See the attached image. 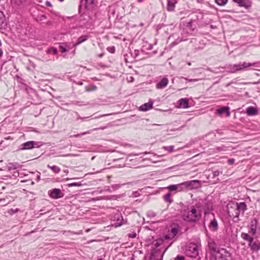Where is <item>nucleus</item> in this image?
Returning a JSON list of instances; mask_svg holds the SVG:
<instances>
[{"mask_svg":"<svg viewBox=\"0 0 260 260\" xmlns=\"http://www.w3.org/2000/svg\"><path fill=\"white\" fill-rule=\"evenodd\" d=\"M188 64L190 66L191 64V63L190 62H189V63H188Z\"/></svg>","mask_w":260,"mask_h":260,"instance_id":"052dcab7","label":"nucleus"},{"mask_svg":"<svg viewBox=\"0 0 260 260\" xmlns=\"http://www.w3.org/2000/svg\"><path fill=\"white\" fill-rule=\"evenodd\" d=\"M176 3V0H167V10L170 12L173 11L175 8V5Z\"/></svg>","mask_w":260,"mask_h":260,"instance_id":"2eb2a0df","label":"nucleus"},{"mask_svg":"<svg viewBox=\"0 0 260 260\" xmlns=\"http://www.w3.org/2000/svg\"><path fill=\"white\" fill-rule=\"evenodd\" d=\"M174 146H164L163 149L171 152H172L174 150Z\"/></svg>","mask_w":260,"mask_h":260,"instance_id":"7c9ffc66","label":"nucleus"},{"mask_svg":"<svg viewBox=\"0 0 260 260\" xmlns=\"http://www.w3.org/2000/svg\"><path fill=\"white\" fill-rule=\"evenodd\" d=\"M226 208L227 212L230 217L238 218L240 213L243 214L247 209V205L245 202L237 203L232 202L228 204Z\"/></svg>","mask_w":260,"mask_h":260,"instance_id":"f03ea898","label":"nucleus"},{"mask_svg":"<svg viewBox=\"0 0 260 260\" xmlns=\"http://www.w3.org/2000/svg\"><path fill=\"white\" fill-rule=\"evenodd\" d=\"M50 197L53 199H58L63 197V194L60 189L54 188L49 193Z\"/></svg>","mask_w":260,"mask_h":260,"instance_id":"0eeeda50","label":"nucleus"},{"mask_svg":"<svg viewBox=\"0 0 260 260\" xmlns=\"http://www.w3.org/2000/svg\"><path fill=\"white\" fill-rule=\"evenodd\" d=\"M215 2L219 6H224L227 3L228 0H215Z\"/></svg>","mask_w":260,"mask_h":260,"instance_id":"cd10ccee","label":"nucleus"},{"mask_svg":"<svg viewBox=\"0 0 260 260\" xmlns=\"http://www.w3.org/2000/svg\"><path fill=\"white\" fill-rule=\"evenodd\" d=\"M238 64L239 68H240V71H242V70L245 69L249 67L256 66V64H257V62L247 63L246 62H239Z\"/></svg>","mask_w":260,"mask_h":260,"instance_id":"dca6fc26","label":"nucleus"},{"mask_svg":"<svg viewBox=\"0 0 260 260\" xmlns=\"http://www.w3.org/2000/svg\"><path fill=\"white\" fill-rule=\"evenodd\" d=\"M216 260H230L231 253L225 249L218 250V251L213 255Z\"/></svg>","mask_w":260,"mask_h":260,"instance_id":"39448f33","label":"nucleus"},{"mask_svg":"<svg viewBox=\"0 0 260 260\" xmlns=\"http://www.w3.org/2000/svg\"><path fill=\"white\" fill-rule=\"evenodd\" d=\"M181 215L184 221L188 222H196L201 217L200 212L198 211L193 206L182 209Z\"/></svg>","mask_w":260,"mask_h":260,"instance_id":"f257e3e1","label":"nucleus"},{"mask_svg":"<svg viewBox=\"0 0 260 260\" xmlns=\"http://www.w3.org/2000/svg\"><path fill=\"white\" fill-rule=\"evenodd\" d=\"M229 107H222L220 108H219L216 110V112L218 114L221 115L224 113H226V115L228 117L230 116V113L229 112Z\"/></svg>","mask_w":260,"mask_h":260,"instance_id":"6ab92c4d","label":"nucleus"},{"mask_svg":"<svg viewBox=\"0 0 260 260\" xmlns=\"http://www.w3.org/2000/svg\"><path fill=\"white\" fill-rule=\"evenodd\" d=\"M241 237L243 240L249 242L248 245L251 250L257 251L260 250V242L258 240L254 241L253 238L245 233H242Z\"/></svg>","mask_w":260,"mask_h":260,"instance_id":"7ed1b4c3","label":"nucleus"},{"mask_svg":"<svg viewBox=\"0 0 260 260\" xmlns=\"http://www.w3.org/2000/svg\"><path fill=\"white\" fill-rule=\"evenodd\" d=\"M95 0H85L86 3L90 5H93Z\"/></svg>","mask_w":260,"mask_h":260,"instance_id":"79ce46f5","label":"nucleus"},{"mask_svg":"<svg viewBox=\"0 0 260 260\" xmlns=\"http://www.w3.org/2000/svg\"><path fill=\"white\" fill-rule=\"evenodd\" d=\"M199 181L198 180H191V181H185L181 183H179L177 184L178 187V191H181L185 189H187L190 187H191L194 185V183L196 182H199Z\"/></svg>","mask_w":260,"mask_h":260,"instance_id":"423d86ee","label":"nucleus"},{"mask_svg":"<svg viewBox=\"0 0 260 260\" xmlns=\"http://www.w3.org/2000/svg\"><path fill=\"white\" fill-rule=\"evenodd\" d=\"M3 55V51L0 49V57Z\"/></svg>","mask_w":260,"mask_h":260,"instance_id":"603ef678","label":"nucleus"},{"mask_svg":"<svg viewBox=\"0 0 260 260\" xmlns=\"http://www.w3.org/2000/svg\"><path fill=\"white\" fill-rule=\"evenodd\" d=\"M46 18V17L45 15H41L40 16H38L36 18L37 21H43V20L45 19Z\"/></svg>","mask_w":260,"mask_h":260,"instance_id":"473e14b6","label":"nucleus"},{"mask_svg":"<svg viewBox=\"0 0 260 260\" xmlns=\"http://www.w3.org/2000/svg\"><path fill=\"white\" fill-rule=\"evenodd\" d=\"M110 115V114H106V115H103V116H107V115Z\"/></svg>","mask_w":260,"mask_h":260,"instance_id":"13d9d810","label":"nucleus"},{"mask_svg":"<svg viewBox=\"0 0 260 260\" xmlns=\"http://www.w3.org/2000/svg\"><path fill=\"white\" fill-rule=\"evenodd\" d=\"M25 0H14V4L15 5L19 6L22 5Z\"/></svg>","mask_w":260,"mask_h":260,"instance_id":"c756f323","label":"nucleus"},{"mask_svg":"<svg viewBox=\"0 0 260 260\" xmlns=\"http://www.w3.org/2000/svg\"><path fill=\"white\" fill-rule=\"evenodd\" d=\"M46 5L48 6V7H52V4H51V3L49 1H47L46 2Z\"/></svg>","mask_w":260,"mask_h":260,"instance_id":"a18cd8bd","label":"nucleus"},{"mask_svg":"<svg viewBox=\"0 0 260 260\" xmlns=\"http://www.w3.org/2000/svg\"><path fill=\"white\" fill-rule=\"evenodd\" d=\"M179 227L178 225L173 226L171 228L170 234L172 235V238H174L178 233Z\"/></svg>","mask_w":260,"mask_h":260,"instance_id":"5701e85b","label":"nucleus"},{"mask_svg":"<svg viewBox=\"0 0 260 260\" xmlns=\"http://www.w3.org/2000/svg\"><path fill=\"white\" fill-rule=\"evenodd\" d=\"M98 260H103L102 258H99Z\"/></svg>","mask_w":260,"mask_h":260,"instance_id":"680f3d73","label":"nucleus"},{"mask_svg":"<svg viewBox=\"0 0 260 260\" xmlns=\"http://www.w3.org/2000/svg\"><path fill=\"white\" fill-rule=\"evenodd\" d=\"M179 105L183 108H186L188 107V102L186 99H181L179 100Z\"/></svg>","mask_w":260,"mask_h":260,"instance_id":"412c9836","label":"nucleus"},{"mask_svg":"<svg viewBox=\"0 0 260 260\" xmlns=\"http://www.w3.org/2000/svg\"><path fill=\"white\" fill-rule=\"evenodd\" d=\"M171 193L168 192L163 197L164 201L167 203H169V204H171L173 202V200L171 199Z\"/></svg>","mask_w":260,"mask_h":260,"instance_id":"b1692460","label":"nucleus"},{"mask_svg":"<svg viewBox=\"0 0 260 260\" xmlns=\"http://www.w3.org/2000/svg\"><path fill=\"white\" fill-rule=\"evenodd\" d=\"M97 89V87L96 86H93L92 90H96Z\"/></svg>","mask_w":260,"mask_h":260,"instance_id":"8fccbe9b","label":"nucleus"},{"mask_svg":"<svg viewBox=\"0 0 260 260\" xmlns=\"http://www.w3.org/2000/svg\"><path fill=\"white\" fill-rule=\"evenodd\" d=\"M81 184L80 183H70V184H68V186L69 187L79 186H81Z\"/></svg>","mask_w":260,"mask_h":260,"instance_id":"e433bc0d","label":"nucleus"},{"mask_svg":"<svg viewBox=\"0 0 260 260\" xmlns=\"http://www.w3.org/2000/svg\"><path fill=\"white\" fill-rule=\"evenodd\" d=\"M37 143L35 141H28L21 144V150L31 149L35 147Z\"/></svg>","mask_w":260,"mask_h":260,"instance_id":"9b49d317","label":"nucleus"},{"mask_svg":"<svg viewBox=\"0 0 260 260\" xmlns=\"http://www.w3.org/2000/svg\"><path fill=\"white\" fill-rule=\"evenodd\" d=\"M6 26V18L3 12L0 11V28H5Z\"/></svg>","mask_w":260,"mask_h":260,"instance_id":"aec40b11","label":"nucleus"},{"mask_svg":"<svg viewBox=\"0 0 260 260\" xmlns=\"http://www.w3.org/2000/svg\"><path fill=\"white\" fill-rule=\"evenodd\" d=\"M208 247L210 251L211 255L213 256L218 250L215 242L214 241L210 240L208 242Z\"/></svg>","mask_w":260,"mask_h":260,"instance_id":"1a4fd4ad","label":"nucleus"},{"mask_svg":"<svg viewBox=\"0 0 260 260\" xmlns=\"http://www.w3.org/2000/svg\"><path fill=\"white\" fill-rule=\"evenodd\" d=\"M104 128H105V127L94 128V130H96V129H104Z\"/></svg>","mask_w":260,"mask_h":260,"instance_id":"864d4df0","label":"nucleus"},{"mask_svg":"<svg viewBox=\"0 0 260 260\" xmlns=\"http://www.w3.org/2000/svg\"><path fill=\"white\" fill-rule=\"evenodd\" d=\"M259 41H260V37H259Z\"/></svg>","mask_w":260,"mask_h":260,"instance_id":"69168bd1","label":"nucleus"},{"mask_svg":"<svg viewBox=\"0 0 260 260\" xmlns=\"http://www.w3.org/2000/svg\"><path fill=\"white\" fill-rule=\"evenodd\" d=\"M107 49L109 52L111 53H114L115 51V48L114 46L109 47Z\"/></svg>","mask_w":260,"mask_h":260,"instance_id":"72a5a7b5","label":"nucleus"},{"mask_svg":"<svg viewBox=\"0 0 260 260\" xmlns=\"http://www.w3.org/2000/svg\"><path fill=\"white\" fill-rule=\"evenodd\" d=\"M40 176H38V177H37V180L38 181L40 180Z\"/></svg>","mask_w":260,"mask_h":260,"instance_id":"6e6d98bb","label":"nucleus"},{"mask_svg":"<svg viewBox=\"0 0 260 260\" xmlns=\"http://www.w3.org/2000/svg\"><path fill=\"white\" fill-rule=\"evenodd\" d=\"M47 53H52L54 54H56L57 53V50L56 48L52 47H50L48 49V50H47Z\"/></svg>","mask_w":260,"mask_h":260,"instance_id":"bb28decb","label":"nucleus"},{"mask_svg":"<svg viewBox=\"0 0 260 260\" xmlns=\"http://www.w3.org/2000/svg\"><path fill=\"white\" fill-rule=\"evenodd\" d=\"M181 78L182 79H184V80L188 81V82H196V81H198L199 80V79H189L187 78H185V77H182Z\"/></svg>","mask_w":260,"mask_h":260,"instance_id":"f704fd0d","label":"nucleus"},{"mask_svg":"<svg viewBox=\"0 0 260 260\" xmlns=\"http://www.w3.org/2000/svg\"><path fill=\"white\" fill-rule=\"evenodd\" d=\"M233 1L237 3L241 7L248 9L251 7V3L249 0H233Z\"/></svg>","mask_w":260,"mask_h":260,"instance_id":"6e6552de","label":"nucleus"},{"mask_svg":"<svg viewBox=\"0 0 260 260\" xmlns=\"http://www.w3.org/2000/svg\"><path fill=\"white\" fill-rule=\"evenodd\" d=\"M157 252V251H155V253L154 252H153L151 255V256L152 257H154V258L156 256V254Z\"/></svg>","mask_w":260,"mask_h":260,"instance_id":"de8ad7c7","label":"nucleus"},{"mask_svg":"<svg viewBox=\"0 0 260 260\" xmlns=\"http://www.w3.org/2000/svg\"><path fill=\"white\" fill-rule=\"evenodd\" d=\"M137 234L135 232H133L132 233H129L128 235V237L131 238H134L136 237Z\"/></svg>","mask_w":260,"mask_h":260,"instance_id":"ea45409f","label":"nucleus"},{"mask_svg":"<svg viewBox=\"0 0 260 260\" xmlns=\"http://www.w3.org/2000/svg\"><path fill=\"white\" fill-rule=\"evenodd\" d=\"M167 248H167L166 249H165V251L164 252V253H163L161 254V257H162V256H163V255H164V253H165V251L167 250Z\"/></svg>","mask_w":260,"mask_h":260,"instance_id":"5fc2aeb1","label":"nucleus"},{"mask_svg":"<svg viewBox=\"0 0 260 260\" xmlns=\"http://www.w3.org/2000/svg\"><path fill=\"white\" fill-rule=\"evenodd\" d=\"M175 260H185V257L182 255H177L175 258Z\"/></svg>","mask_w":260,"mask_h":260,"instance_id":"4c0bfd02","label":"nucleus"},{"mask_svg":"<svg viewBox=\"0 0 260 260\" xmlns=\"http://www.w3.org/2000/svg\"><path fill=\"white\" fill-rule=\"evenodd\" d=\"M153 104V103L152 101H149L147 103H145L144 104L140 106V110L142 111H148L149 109L152 108Z\"/></svg>","mask_w":260,"mask_h":260,"instance_id":"f3484780","label":"nucleus"},{"mask_svg":"<svg viewBox=\"0 0 260 260\" xmlns=\"http://www.w3.org/2000/svg\"><path fill=\"white\" fill-rule=\"evenodd\" d=\"M7 139H10V137H9L8 138H6Z\"/></svg>","mask_w":260,"mask_h":260,"instance_id":"e2e57ef3","label":"nucleus"},{"mask_svg":"<svg viewBox=\"0 0 260 260\" xmlns=\"http://www.w3.org/2000/svg\"><path fill=\"white\" fill-rule=\"evenodd\" d=\"M181 40H179L178 42L176 40V41H175V42H173V43H172V44H173V45H176V44H177L178 43V42H181Z\"/></svg>","mask_w":260,"mask_h":260,"instance_id":"09e8293b","label":"nucleus"},{"mask_svg":"<svg viewBox=\"0 0 260 260\" xmlns=\"http://www.w3.org/2000/svg\"><path fill=\"white\" fill-rule=\"evenodd\" d=\"M88 133H89L88 132H85V133H83L82 134H77V135H75V137H79L81 135H85V134H88Z\"/></svg>","mask_w":260,"mask_h":260,"instance_id":"49530a36","label":"nucleus"},{"mask_svg":"<svg viewBox=\"0 0 260 260\" xmlns=\"http://www.w3.org/2000/svg\"><path fill=\"white\" fill-rule=\"evenodd\" d=\"M163 242H164L163 239H159L154 241L153 242V244L155 246V247H158L159 246H160L161 244H162Z\"/></svg>","mask_w":260,"mask_h":260,"instance_id":"a878e982","label":"nucleus"},{"mask_svg":"<svg viewBox=\"0 0 260 260\" xmlns=\"http://www.w3.org/2000/svg\"><path fill=\"white\" fill-rule=\"evenodd\" d=\"M59 49L60 50L61 52L62 53L67 52L69 51V50L66 49V45H60L59 46Z\"/></svg>","mask_w":260,"mask_h":260,"instance_id":"2f4dec72","label":"nucleus"},{"mask_svg":"<svg viewBox=\"0 0 260 260\" xmlns=\"http://www.w3.org/2000/svg\"><path fill=\"white\" fill-rule=\"evenodd\" d=\"M92 200L94 201H96V200H99L100 199L98 198L96 199H93Z\"/></svg>","mask_w":260,"mask_h":260,"instance_id":"4d7b16f0","label":"nucleus"},{"mask_svg":"<svg viewBox=\"0 0 260 260\" xmlns=\"http://www.w3.org/2000/svg\"><path fill=\"white\" fill-rule=\"evenodd\" d=\"M165 239L166 240H169V239H172L173 238H172V235L169 233V235H166L164 237Z\"/></svg>","mask_w":260,"mask_h":260,"instance_id":"37998d69","label":"nucleus"},{"mask_svg":"<svg viewBox=\"0 0 260 260\" xmlns=\"http://www.w3.org/2000/svg\"><path fill=\"white\" fill-rule=\"evenodd\" d=\"M257 220L256 219L252 220L250 222V230L249 233L254 236L256 234L257 231Z\"/></svg>","mask_w":260,"mask_h":260,"instance_id":"9d476101","label":"nucleus"},{"mask_svg":"<svg viewBox=\"0 0 260 260\" xmlns=\"http://www.w3.org/2000/svg\"><path fill=\"white\" fill-rule=\"evenodd\" d=\"M167 188L169 189L170 191H175L177 190L178 191V187L177 184H174V185H169Z\"/></svg>","mask_w":260,"mask_h":260,"instance_id":"c85d7f7f","label":"nucleus"},{"mask_svg":"<svg viewBox=\"0 0 260 260\" xmlns=\"http://www.w3.org/2000/svg\"><path fill=\"white\" fill-rule=\"evenodd\" d=\"M47 167L50 168L55 173H58L60 171V169L56 166H50L48 165Z\"/></svg>","mask_w":260,"mask_h":260,"instance_id":"393cba45","label":"nucleus"},{"mask_svg":"<svg viewBox=\"0 0 260 260\" xmlns=\"http://www.w3.org/2000/svg\"><path fill=\"white\" fill-rule=\"evenodd\" d=\"M87 36H82L80 37L78 39L77 42L74 45V47H76L77 46L80 45L82 43L85 42L87 39Z\"/></svg>","mask_w":260,"mask_h":260,"instance_id":"4be33fe9","label":"nucleus"},{"mask_svg":"<svg viewBox=\"0 0 260 260\" xmlns=\"http://www.w3.org/2000/svg\"><path fill=\"white\" fill-rule=\"evenodd\" d=\"M208 227L211 231H217L218 228V224L217 220L214 218L211 220L209 223Z\"/></svg>","mask_w":260,"mask_h":260,"instance_id":"ddd939ff","label":"nucleus"},{"mask_svg":"<svg viewBox=\"0 0 260 260\" xmlns=\"http://www.w3.org/2000/svg\"><path fill=\"white\" fill-rule=\"evenodd\" d=\"M15 78L17 80V82L20 83H23V79L20 77L18 75H16Z\"/></svg>","mask_w":260,"mask_h":260,"instance_id":"c9c22d12","label":"nucleus"},{"mask_svg":"<svg viewBox=\"0 0 260 260\" xmlns=\"http://www.w3.org/2000/svg\"><path fill=\"white\" fill-rule=\"evenodd\" d=\"M103 55H104V54L103 53H101V54H99L98 56H99V57L101 58V57H102L103 56Z\"/></svg>","mask_w":260,"mask_h":260,"instance_id":"3c124183","label":"nucleus"},{"mask_svg":"<svg viewBox=\"0 0 260 260\" xmlns=\"http://www.w3.org/2000/svg\"><path fill=\"white\" fill-rule=\"evenodd\" d=\"M8 167L9 170L15 169L17 168L16 165H14L13 164H9Z\"/></svg>","mask_w":260,"mask_h":260,"instance_id":"58836bf2","label":"nucleus"},{"mask_svg":"<svg viewBox=\"0 0 260 260\" xmlns=\"http://www.w3.org/2000/svg\"><path fill=\"white\" fill-rule=\"evenodd\" d=\"M228 164L230 165H232L235 162V159L234 158L229 159L228 161Z\"/></svg>","mask_w":260,"mask_h":260,"instance_id":"a19ab883","label":"nucleus"},{"mask_svg":"<svg viewBox=\"0 0 260 260\" xmlns=\"http://www.w3.org/2000/svg\"><path fill=\"white\" fill-rule=\"evenodd\" d=\"M60 2H63L64 0H59Z\"/></svg>","mask_w":260,"mask_h":260,"instance_id":"bf43d9fd","label":"nucleus"},{"mask_svg":"<svg viewBox=\"0 0 260 260\" xmlns=\"http://www.w3.org/2000/svg\"><path fill=\"white\" fill-rule=\"evenodd\" d=\"M246 113L249 116L256 115L258 114V110L256 108L250 106L247 108Z\"/></svg>","mask_w":260,"mask_h":260,"instance_id":"a211bd4d","label":"nucleus"},{"mask_svg":"<svg viewBox=\"0 0 260 260\" xmlns=\"http://www.w3.org/2000/svg\"><path fill=\"white\" fill-rule=\"evenodd\" d=\"M169 83V80L167 77H164L156 85V87L157 89H162L166 87Z\"/></svg>","mask_w":260,"mask_h":260,"instance_id":"f8f14e48","label":"nucleus"},{"mask_svg":"<svg viewBox=\"0 0 260 260\" xmlns=\"http://www.w3.org/2000/svg\"><path fill=\"white\" fill-rule=\"evenodd\" d=\"M219 174V171H215L213 172V176L214 177H216V176H218Z\"/></svg>","mask_w":260,"mask_h":260,"instance_id":"c03bdc74","label":"nucleus"},{"mask_svg":"<svg viewBox=\"0 0 260 260\" xmlns=\"http://www.w3.org/2000/svg\"><path fill=\"white\" fill-rule=\"evenodd\" d=\"M80 85H82V82L80 83Z\"/></svg>","mask_w":260,"mask_h":260,"instance_id":"0e129e2a","label":"nucleus"},{"mask_svg":"<svg viewBox=\"0 0 260 260\" xmlns=\"http://www.w3.org/2000/svg\"><path fill=\"white\" fill-rule=\"evenodd\" d=\"M223 69H228L229 72L231 73H234L237 71H240V68H239L238 64L226 66H225L223 68Z\"/></svg>","mask_w":260,"mask_h":260,"instance_id":"4468645a","label":"nucleus"},{"mask_svg":"<svg viewBox=\"0 0 260 260\" xmlns=\"http://www.w3.org/2000/svg\"><path fill=\"white\" fill-rule=\"evenodd\" d=\"M185 252L186 255L189 257H196L199 254L198 246L193 243L188 244L186 246Z\"/></svg>","mask_w":260,"mask_h":260,"instance_id":"20e7f679","label":"nucleus"}]
</instances>
